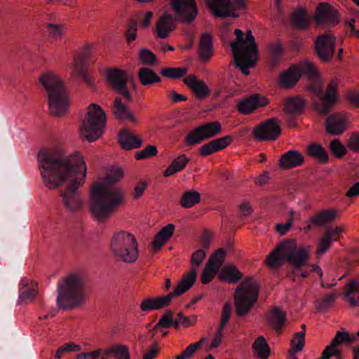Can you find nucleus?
<instances>
[{
	"label": "nucleus",
	"instance_id": "1",
	"mask_svg": "<svg viewBox=\"0 0 359 359\" xmlns=\"http://www.w3.org/2000/svg\"><path fill=\"white\" fill-rule=\"evenodd\" d=\"M39 168L43 183L50 189H54L65 184V189L60 190V197L67 210L73 212L81 208L82 203L77 191L86 177V165L79 154L69 157L60 152L41 149L38 154Z\"/></svg>",
	"mask_w": 359,
	"mask_h": 359
},
{
	"label": "nucleus",
	"instance_id": "2",
	"mask_svg": "<svg viewBox=\"0 0 359 359\" xmlns=\"http://www.w3.org/2000/svg\"><path fill=\"white\" fill-rule=\"evenodd\" d=\"M302 75L306 76L312 83L309 90L315 93L318 100L314 102L316 109L322 115L327 116L337 102V84L332 81L324 93V87L320 79L318 72L308 60L301 61L297 65L291 67L288 71L283 73L280 83L285 88H290L295 84Z\"/></svg>",
	"mask_w": 359,
	"mask_h": 359
},
{
	"label": "nucleus",
	"instance_id": "3",
	"mask_svg": "<svg viewBox=\"0 0 359 359\" xmlns=\"http://www.w3.org/2000/svg\"><path fill=\"white\" fill-rule=\"evenodd\" d=\"M123 176L119 168L112 169L104 181L96 183L90 193V209L99 221L109 217L123 201V193L115 184Z\"/></svg>",
	"mask_w": 359,
	"mask_h": 359
},
{
	"label": "nucleus",
	"instance_id": "4",
	"mask_svg": "<svg viewBox=\"0 0 359 359\" xmlns=\"http://www.w3.org/2000/svg\"><path fill=\"white\" fill-rule=\"evenodd\" d=\"M309 258V251L306 248L297 247L294 240H287L281 242L268 255L266 263L271 268L281 266L285 261H288L295 268V273L306 278L310 273L309 270L301 271L300 268L307 264Z\"/></svg>",
	"mask_w": 359,
	"mask_h": 359
},
{
	"label": "nucleus",
	"instance_id": "5",
	"mask_svg": "<svg viewBox=\"0 0 359 359\" xmlns=\"http://www.w3.org/2000/svg\"><path fill=\"white\" fill-rule=\"evenodd\" d=\"M86 278L82 273H72L57 283V305L62 309L81 306L86 298Z\"/></svg>",
	"mask_w": 359,
	"mask_h": 359
},
{
	"label": "nucleus",
	"instance_id": "6",
	"mask_svg": "<svg viewBox=\"0 0 359 359\" xmlns=\"http://www.w3.org/2000/svg\"><path fill=\"white\" fill-rule=\"evenodd\" d=\"M39 81L46 90L50 113L62 116L69 106V94L62 81L55 74L46 72L39 77Z\"/></svg>",
	"mask_w": 359,
	"mask_h": 359
},
{
	"label": "nucleus",
	"instance_id": "7",
	"mask_svg": "<svg viewBox=\"0 0 359 359\" xmlns=\"http://www.w3.org/2000/svg\"><path fill=\"white\" fill-rule=\"evenodd\" d=\"M196 282L195 270L183 275L181 281L172 292L166 295L144 298L140 305L142 312L148 313L154 310H159L168 306L176 297L180 296L189 290Z\"/></svg>",
	"mask_w": 359,
	"mask_h": 359
},
{
	"label": "nucleus",
	"instance_id": "8",
	"mask_svg": "<svg viewBox=\"0 0 359 359\" xmlns=\"http://www.w3.org/2000/svg\"><path fill=\"white\" fill-rule=\"evenodd\" d=\"M110 250L118 261L133 263L138 257L137 243L133 235L126 231L114 234L110 242Z\"/></svg>",
	"mask_w": 359,
	"mask_h": 359
},
{
	"label": "nucleus",
	"instance_id": "9",
	"mask_svg": "<svg viewBox=\"0 0 359 359\" xmlns=\"http://www.w3.org/2000/svg\"><path fill=\"white\" fill-rule=\"evenodd\" d=\"M105 122L106 116L102 108L98 104H91L80 128L81 136L88 142L95 141L102 135Z\"/></svg>",
	"mask_w": 359,
	"mask_h": 359
},
{
	"label": "nucleus",
	"instance_id": "10",
	"mask_svg": "<svg viewBox=\"0 0 359 359\" xmlns=\"http://www.w3.org/2000/svg\"><path fill=\"white\" fill-rule=\"evenodd\" d=\"M258 292L251 285L250 278L243 282L235 291L236 313L238 316H245L257 300Z\"/></svg>",
	"mask_w": 359,
	"mask_h": 359
},
{
	"label": "nucleus",
	"instance_id": "11",
	"mask_svg": "<svg viewBox=\"0 0 359 359\" xmlns=\"http://www.w3.org/2000/svg\"><path fill=\"white\" fill-rule=\"evenodd\" d=\"M106 79L111 88L117 93L123 95L127 103L133 101L129 86H134V80L123 70L109 69L106 71Z\"/></svg>",
	"mask_w": 359,
	"mask_h": 359
},
{
	"label": "nucleus",
	"instance_id": "12",
	"mask_svg": "<svg viewBox=\"0 0 359 359\" xmlns=\"http://www.w3.org/2000/svg\"><path fill=\"white\" fill-rule=\"evenodd\" d=\"M222 130L221 124L218 121L207 122L194 128L184 137V144L192 146L212 138L219 134Z\"/></svg>",
	"mask_w": 359,
	"mask_h": 359
},
{
	"label": "nucleus",
	"instance_id": "13",
	"mask_svg": "<svg viewBox=\"0 0 359 359\" xmlns=\"http://www.w3.org/2000/svg\"><path fill=\"white\" fill-rule=\"evenodd\" d=\"M335 36L330 32L318 35L314 42L317 57L324 62L332 60L335 51Z\"/></svg>",
	"mask_w": 359,
	"mask_h": 359
},
{
	"label": "nucleus",
	"instance_id": "14",
	"mask_svg": "<svg viewBox=\"0 0 359 359\" xmlns=\"http://www.w3.org/2000/svg\"><path fill=\"white\" fill-rule=\"evenodd\" d=\"M171 6L176 16L184 22L193 21L198 14L195 0H171Z\"/></svg>",
	"mask_w": 359,
	"mask_h": 359
},
{
	"label": "nucleus",
	"instance_id": "15",
	"mask_svg": "<svg viewBox=\"0 0 359 359\" xmlns=\"http://www.w3.org/2000/svg\"><path fill=\"white\" fill-rule=\"evenodd\" d=\"M280 133V126L275 118L268 119L253 130L255 137L259 141L276 140Z\"/></svg>",
	"mask_w": 359,
	"mask_h": 359
},
{
	"label": "nucleus",
	"instance_id": "16",
	"mask_svg": "<svg viewBox=\"0 0 359 359\" xmlns=\"http://www.w3.org/2000/svg\"><path fill=\"white\" fill-rule=\"evenodd\" d=\"M226 251L222 248L218 249L211 255L201 277L203 284H208L212 280L224 263Z\"/></svg>",
	"mask_w": 359,
	"mask_h": 359
},
{
	"label": "nucleus",
	"instance_id": "17",
	"mask_svg": "<svg viewBox=\"0 0 359 359\" xmlns=\"http://www.w3.org/2000/svg\"><path fill=\"white\" fill-rule=\"evenodd\" d=\"M257 53V46L253 44L245 52L241 53L239 55H233L236 67L245 75H248L250 73L248 69L253 67L255 65Z\"/></svg>",
	"mask_w": 359,
	"mask_h": 359
},
{
	"label": "nucleus",
	"instance_id": "18",
	"mask_svg": "<svg viewBox=\"0 0 359 359\" xmlns=\"http://www.w3.org/2000/svg\"><path fill=\"white\" fill-rule=\"evenodd\" d=\"M234 34L236 39L230 43L233 55H239L241 53L245 52V50L251 46H253V44L257 46L251 30H248L245 36L242 30L236 29Z\"/></svg>",
	"mask_w": 359,
	"mask_h": 359
},
{
	"label": "nucleus",
	"instance_id": "19",
	"mask_svg": "<svg viewBox=\"0 0 359 359\" xmlns=\"http://www.w3.org/2000/svg\"><path fill=\"white\" fill-rule=\"evenodd\" d=\"M268 104V99L258 94H253L242 99L238 103V111L243 114H250L257 109Z\"/></svg>",
	"mask_w": 359,
	"mask_h": 359
},
{
	"label": "nucleus",
	"instance_id": "20",
	"mask_svg": "<svg viewBox=\"0 0 359 359\" xmlns=\"http://www.w3.org/2000/svg\"><path fill=\"white\" fill-rule=\"evenodd\" d=\"M316 21L319 25L337 24L339 20L337 10L327 3H320L316 9Z\"/></svg>",
	"mask_w": 359,
	"mask_h": 359
},
{
	"label": "nucleus",
	"instance_id": "21",
	"mask_svg": "<svg viewBox=\"0 0 359 359\" xmlns=\"http://www.w3.org/2000/svg\"><path fill=\"white\" fill-rule=\"evenodd\" d=\"M233 140L232 137L226 135L213 140L202 145L198 151L201 156H207L226 148Z\"/></svg>",
	"mask_w": 359,
	"mask_h": 359
},
{
	"label": "nucleus",
	"instance_id": "22",
	"mask_svg": "<svg viewBox=\"0 0 359 359\" xmlns=\"http://www.w3.org/2000/svg\"><path fill=\"white\" fill-rule=\"evenodd\" d=\"M184 82L198 99H204L210 93V90L205 82L198 79L195 75L188 76L184 79Z\"/></svg>",
	"mask_w": 359,
	"mask_h": 359
},
{
	"label": "nucleus",
	"instance_id": "23",
	"mask_svg": "<svg viewBox=\"0 0 359 359\" xmlns=\"http://www.w3.org/2000/svg\"><path fill=\"white\" fill-rule=\"evenodd\" d=\"M37 293V285L24 278L19 285V304H27L32 302Z\"/></svg>",
	"mask_w": 359,
	"mask_h": 359
},
{
	"label": "nucleus",
	"instance_id": "24",
	"mask_svg": "<svg viewBox=\"0 0 359 359\" xmlns=\"http://www.w3.org/2000/svg\"><path fill=\"white\" fill-rule=\"evenodd\" d=\"M346 128V119L339 114L330 115L325 121V129L327 133L332 135L341 134Z\"/></svg>",
	"mask_w": 359,
	"mask_h": 359
},
{
	"label": "nucleus",
	"instance_id": "25",
	"mask_svg": "<svg viewBox=\"0 0 359 359\" xmlns=\"http://www.w3.org/2000/svg\"><path fill=\"white\" fill-rule=\"evenodd\" d=\"M118 143L126 150L137 149L142 144V140L128 129H123L118 135Z\"/></svg>",
	"mask_w": 359,
	"mask_h": 359
},
{
	"label": "nucleus",
	"instance_id": "26",
	"mask_svg": "<svg viewBox=\"0 0 359 359\" xmlns=\"http://www.w3.org/2000/svg\"><path fill=\"white\" fill-rule=\"evenodd\" d=\"M205 1L215 16L223 18L230 16L236 17L229 8L230 0H205Z\"/></svg>",
	"mask_w": 359,
	"mask_h": 359
},
{
	"label": "nucleus",
	"instance_id": "27",
	"mask_svg": "<svg viewBox=\"0 0 359 359\" xmlns=\"http://www.w3.org/2000/svg\"><path fill=\"white\" fill-rule=\"evenodd\" d=\"M111 109L114 116L119 120H128L133 123L137 121L133 113L123 102L121 97H115Z\"/></svg>",
	"mask_w": 359,
	"mask_h": 359
},
{
	"label": "nucleus",
	"instance_id": "28",
	"mask_svg": "<svg viewBox=\"0 0 359 359\" xmlns=\"http://www.w3.org/2000/svg\"><path fill=\"white\" fill-rule=\"evenodd\" d=\"M337 217V210L332 208L321 210L312 217L307 226V229L314 226H321L332 222Z\"/></svg>",
	"mask_w": 359,
	"mask_h": 359
},
{
	"label": "nucleus",
	"instance_id": "29",
	"mask_svg": "<svg viewBox=\"0 0 359 359\" xmlns=\"http://www.w3.org/2000/svg\"><path fill=\"white\" fill-rule=\"evenodd\" d=\"M89 60L88 50H85L81 56L75 58V70L78 75L88 86H93V79L86 67V62Z\"/></svg>",
	"mask_w": 359,
	"mask_h": 359
},
{
	"label": "nucleus",
	"instance_id": "30",
	"mask_svg": "<svg viewBox=\"0 0 359 359\" xmlns=\"http://www.w3.org/2000/svg\"><path fill=\"white\" fill-rule=\"evenodd\" d=\"M304 162V156L296 150H290L285 153L279 160L280 166L283 169L297 167Z\"/></svg>",
	"mask_w": 359,
	"mask_h": 359
},
{
	"label": "nucleus",
	"instance_id": "31",
	"mask_svg": "<svg viewBox=\"0 0 359 359\" xmlns=\"http://www.w3.org/2000/svg\"><path fill=\"white\" fill-rule=\"evenodd\" d=\"M175 27L174 18L168 13H164L156 24V33L159 38L165 39Z\"/></svg>",
	"mask_w": 359,
	"mask_h": 359
},
{
	"label": "nucleus",
	"instance_id": "32",
	"mask_svg": "<svg viewBox=\"0 0 359 359\" xmlns=\"http://www.w3.org/2000/svg\"><path fill=\"white\" fill-rule=\"evenodd\" d=\"M305 100L299 97H291L286 100L283 110L290 116H297L301 114L305 108Z\"/></svg>",
	"mask_w": 359,
	"mask_h": 359
},
{
	"label": "nucleus",
	"instance_id": "33",
	"mask_svg": "<svg viewBox=\"0 0 359 359\" xmlns=\"http://www.w3.org/2000/svg\"><path fill=\"white\" fill-rule=\"evenodd\" d=\"M269 324L277 332H281L283 326L286 321V316L283 311L278 306L273 307L268 316Z\"/></svg>",
	"mask_w": 359,
	"mask_h": 359
},
{
	"label": "nucleus",
	"instance_id": "34",
	"mask_svg": "<svg viewBox=\"0 0 359 359\" xmlns=\"http://www.w3.org/2000/svg\"><path fill=\"white\" fill-rule=\"evenodd\" d=\"M174 231L175 226L172 224H169L163 227L156 235L152 242L153 248L156 250L161 248L172 236Z\"/></svg>",
	"mask_w": 359,
	"mask_h": 359
},
{
	"label": "nucleus",
	"instance_id": "35",
	"mask_svg": "<svg viewBox=\"0 0 359 359\" xmlns=\"http://www.w3.org/2000/svg\"><path fill=\"white\" fill-rule=\"evenodd\" d=\"M219 276L223 281L236 283L242 278L243 274L235 266H231L222 268Z\"/></svg>",
	"mask_w": 359,
	"mask_h": 359
},
{
	"label": "nucleus",
	"instance_id": "36",
	"mask_svg": "<svg viewBox=\"0 0 359 359\" xmlns=\"http://www.w3.org/2000/svg\"><path fill=\"white\" fill-rule=\"evenodd\" d=\"M189 161V158L185 154H181L174 158L171 164L166 168L163 172L165 177H170L175 173L182 170Z\"/></svg>",
	"mask_w": 359,
	"mask_h": 359
},
{
	"label": "nucleus",
	"instance_id": "37",
	"mask_svg": "<svg viewBox=\"0 0 359 359\" xmlns=\"http://www.w3.org/2000/svg\"><path fill=\"white\" fill-rule=\"evenodd\" d=\"M137 76L143 86H149L161 81V79L154 70L147 67H142L138 70Z\"/></svg>",
	"mask_w": 359,
	"mask_h": 359
},
{
	"label": "nucleus",
	"instance_id": "38",
	"mask_svg": "<svg viewBox=\"0 0 359 359\" xmlns=\"http://www.w3.org/2000/svg\"><path fill=\"white\" fill-rule=\"evenodd\" d=\"M114 355L118 359H130L128 348L123 345H115L107 350H103L102 359H107Z\"/></svg>",
	"mask_w": 359,
	"mask_h": 359
},
{
	"label": "nucleus",
	"instance_id": "39",
	"mask_svg": "<svg viewBox=\"0 0 359 359\" xmlns=\"http://www.w3.org/2000/svg\"><path fill=\"white\" fill-rule=\"evenodd\" d=\"M308 154L318 160L320 163H325L328 161V154L325 149L321 145L315 142L311 143L307 148Z\"/></svg>",
	"mask_w": 359,
	"mask_h": 359
},
{
	"label": "nucleus",
	"instance_id": "40",
	"mask_svg": "<svg viewBox=\"0 0 359 359\" xmlns=\"http://www.w3.org/2000/svg\"><path fill=\"white\" fill-rule=\"evenodd\" d=\"M212 36L209 33H203L199 43L200 55L203 60H207L210 58L212 52Z\"/></svg>",
	"mask_w": 359,
	"mask_h": 359
},
{
	"label": "nucleus",
	"instance_id": "41",
	"mask_svg": "<svg viewBox=\"0 0 359 359\" xmlns=\"http://www.w3.org/2000/svg\"><path fill=\"white\" fill-rule=\"evenodd\" d=\"M252 349L260 359H266L270 354V348L264 337L259 336L253 343Z\"/></svg>",
	"mask_w": 359,
	"mask_h": 359
},
{
	"label": "nucleus",
	"instance_id": "42",
	"mask_svg": "<svg viewBox=\"0 0 359 359\" xmlns=\"http://www.w3.org/2000/svg\"><path fill=\"white\" fill-rule=\"evenodd\" d=\"M305 332L302 331L295 334L292 341V350L289 351L287 359H297L295 352L301 351L304 346Z\"/></svg>",
	"mask_w": 359,
	"mask_h": 359
},
{
	"label": "nucleus",
	"instance_id": "43",
	"mask_svg": "<svg viewBox=\"0 0 359 359\" xmlns=\"http://www.w3.org/2000/svg\"><path fill=\"white\" fill-rule=\"evenodd\" d=\"M201 195L196 191H189L185 192L180 200V204L183 208H191L195 204L199 203Z\"/></svg>",
	"mask_w": 359,
	"mask_h": 359
},
{
	"label": "nucleus",
	"instance_id": "44",
	"mask_svg": "<svg viewBox=\"0 0 359 359\" xmlns=\"http://www.w3.org/2000/svg\"><path fill=\"white\" fill-rule=\"evenodd\" d=\"M160 73L164 77L177 79L186 75L187 69L185 67H166L162 69Z\"/></svg>",
	"mask_w": 359,
	"mask_h": 359
},
{
	"label": "nucleus",
	"instance_id": "45",
	"mask_svg": "<svg viewBox=\"0 0 359 359\" xmlns=\"http://www.w3.org/2000/svg\"><path fill=\"white\" fill-rule=\"evenodd\" d=\"M268 50L273 63H277L283 52L282 43L280 41L271 42L269 44Z\"/></svg>",
	"mask_w": 359,
	"mask_h": 359
},
{
	"label": "nucleus",
	"instance_id": "46",
	"mask_svg": "<svg viewBox=\"0 0 359 359\" xmlns=\"http://www.w3.org/2000/svg\"><path fill=\"white\" fill-rule=\"evenodd\" d=\"M232 314V306L230 302H225L221 313L220 323L218 329L224 330Z\"/></svg>",
	"mask_w": 359,
	"mask_h": 359
},
{
	"label": "nucleus",
	"instance_id": "47",
	"mask_svg": "<svg viewBox=\"0 0 359 359\" xmlns=\"http://www.w3.org/2000/svg\"><path fill=\"white\" fill-rule=\"evenodd\" d=\"M335 299L336 295L334 294H326L322 299L316 302V306L319 311H325L334 304Z\"/></svg>",
	"mask_w": 359,
	"mask_h": 359
},
{
	"label": "nucleus",
	"instance_id": "48",
	"mask_svg": "<svg viewBox=\"0 0 359 359\" xmlns=\"http://www.w3.org/2000/svg\"><path fill=\"white\" fill-rule=\"evenodd\" d=\"M292 24L297 28L304 29L308 26L306 13L303 11L294 13L292 17Z\"/></svg>",
	"mask_w": 359,
	"mask_h": 359
},
{
	"label": "nucleus",
	"instance_id": "49",
	"mask_svg": "<svg viewBox=\"0 0 359 359\" xmlns=\"http://www.w3.org/2000/svg\"><path fill=\"white\" fill-rule=\"evenodd\" d=\"M139 58L142 63L145 65H151L156 61V55L147 48L140 50Z\"/></svg>",
	"mask_w": 359,
	"mask_h": 359
},
{
	"label": "nucleus",
	"instance_id": "50",
	"mask_svg": "<svg viewBox=\"0 0 359 359\" xmlns=\"http://www.w3.org/2000/svg\"><path fill=\"white\" fill-rule=\"evenodd\" d=\"M158 149L154 145H148L143 150L136 153L135 158L137 160H142L152 156H156Z\"/></svg>",
	"mask_w": 359,
	"mask_h": 359
},
{
	"label": "nucleus",
	"instance_id": "51",
	"mask_svg": "<svg viewBox=\"0 0 359 359\" xmlns=\"http://www.w3.org/2000/svg\"><path fill=\"white\" fill-rule=\"evenodd\" d=\"M337 238H330L329 233L325 232L317 249L318 255H323L330 247L331 243Z\"/></svg>",
	"mask_w": 359,
	"mask_h": 359
},
{
	"label": "nucleus",
	"instance_id": "52",
	"mask_svg": "<svg viewBox=\"0 0 359 359\" xmlns=\"http://www.w3.org/2000/svg\"><path fill=\"white\" fill-rule=\"evenodd\" d=\"M206 256V253L202 249L198 250L195 251L191 256V262L193 269L189 271L191 272L193 270H195L196 272V268H198L203 262L205 257Z\"/></svg>",
	"mask_w": 359,
	"mask_h": 359
},
{
	"label": "nucleus",
	"instance_id": "53",
	"mask_svg": "<svg viewBox=\"0 0 359 359\" xmlns=\"http://www.w3.org/2000/svg\"><path fill=\"white\" fill-rule=\"evenodd\" d=\"M46 29L49 36L55 39L60 37L64 32L62 25L55 23L47 24Z\"/></svg>",
	"mask_w": 359,
	"mask_h": 359
},
{
	"label": "nucleus",
	"instance_id": "54",
	"mask_svg": "<svg viewBox=\"0 0 359 359\" xmlns=\"http://www.w3.org/2000/svg\"><path fill=\"white\" fill-rule=\"evenodd\" d=\"M81 349V346L79 345H76L74 343H67L60 347L57 349L55 358L57 359H59L62 357L63 353L66 352H71V351H77Z\"/></svg>",
	"mask_w": 359,
	"mask_h": 359
},
{
	"label": "nucleus",
	"instance_id": "55",
	"mask_svg": "<svg viewBox=\"0 0 359 359\" xmlns=\"http://www.w3.org/2000/svg\"><path fill=\"white\" fill-rule=\"evenodd\" d=\"M137 24L134 20L129 23L126 32V37L128 43L135 41L137 37Z\"/></svg>",
	"mask_w": 359,
	"mask_h": 359
},
{
	"label": "nucleus",
	"instance_id": "56",
	"mask_svg": "<svg viewBox=\"0 0 359 359\" xmlns=\"http://www.w3.org/2000/svg\"><path fill=\"white\" fill-rule=\"evenodd\" d=\"M332 154L337 157H341L345 154V148L337 140H333L330 144Z\"/></svg>",
	"mask_w": 359,
	"mask_h": 359
},
{
	"label": "nucleus",
	"instance_id": "57",
	"mask_svg": "<svg viewBox=\"0 0 359 359\" xmlns=\"http://www.w3.org/2000/svg\"><path fill=\"white\" fill-rule=\"evenodd\" d=\"M103 349H97L92 352L81 353L77 355V359H102Z\"/></svg>",
	"mask_w": 359,
	"mask_h": 359
},
{
	"label": "nucleus",
	"instance_id": "58",
	"mask_svg": "<svg viewBox=\"0 0 359 359\" xmlns=\"http://www.w3.org/2000/svg\"><path fill=\"white\" fill-rule=\"evenodd\" d=\"M196 351V349L195 346L191 344L182 352L180 355H177L175 359H189L194 355Z\"/></svg>",
	"mask_w": 359,
	"mask_h": 359
},
{
	"label": "nucleus",
	"instance_id": "59",
	"mask_svg": "<svg viewBox=\"0 0 359 359\" xmlns=\"http://www.w3.org/2000/svg\"><path fill=\"white\" fill-rule=\"evenodd\" d=\"M293 218L290 217L288 218L287 222L285 224H276V231L280 233V235H285L287 231L291 228L292 224Z\"/></svg>",
	"mask_w": 359,
	"mask_h": 359
},
{
	"label": "nucleus",
	"instance_id": "60",
	"mask_svg": "<svg viewBox=\"0 0 359 359\" xmlns=\"http://www.w3.org/2000/svg\"><path fill=\"white\" fill-rule=\"evenodd\" d=\"M172 323H173V318H168L167 316H162L159 319L158 322L156 325V328H167L172 326Z\"/></svg>",
	"mask_w": 359,
	"mask_h": 359
},
{
	"label": "nucleus",
	"instance_id": "61",
	"mask_svg": "<svg viewBox=\"0 0 359 359\" xmlns=\"http://www.w3.org/2000/svg\"><path fill=\"white\" fill-rule=\"evenodd\" d=\"M147 187V184L144 182H140L135 188H134V193L133 196L135 198H138L144 192L146 188Z\"/></svg>",
	"mask_w": 359,
	"mask_h": 359
},
{
	"label": "nucleus",
	"instance_id": "62",
	"mask_svg": "<svg viewBox=\"0 0 359 359\" xmlns=\"http://www.w3.org/2000/svg\"><path fill=\"white\" fill-rule=\"evenodd\" d=\"M348 147L353 150L359 151V135L353 134L351 136Z\"/></svg>",
	"mask_w": 359,
	"mask_h": 359
},
{
	"label": "nucleus",
	"instance_id": "63",
	"mask_svg": "<svg viewBox=\"0 0 359 359\" xmlns=\"http://www.w3.org/2000/svg\"><path fill=\"white\" fill-rule=\"evenodd\" d=\"M168 97L172 100L174 103H177L181 101H186L187 100V97L182 95V94H178L175 90L171 91L168 94Z\"/></svg>",
	"mask_w": 359,
	"mask_h": 359
},
{
	"label": "nucleus",
	"instance_id": "64",
	"mask_svg": "<svg viewBox=\"0 0 359 359\" xmlns=\"http://www.w3.org/2000/svg\"><path fill=\"white\" fill-rule=\"evenodd\" d=\"M346 196L352 198L359 196V182H356L347 191Z\"/></svg>",
	"mask_w": 359,
	"mask_h": 359
}]
</instances>
